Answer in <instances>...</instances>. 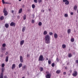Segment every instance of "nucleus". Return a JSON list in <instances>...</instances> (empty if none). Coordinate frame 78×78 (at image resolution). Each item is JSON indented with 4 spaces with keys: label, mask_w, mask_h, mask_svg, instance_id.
Instances as JSON below:
<instances>
[{
    "label": "nucleus",
    "mask_w": 78,
    "mask_h": 78,
    "mask_svg": "<svg viewBox=\"0 0 78 78\" xmlns=\"http://www.w3.org/2000/svg\"><path fill=\"white\" fill-rule=\"evenodd\" d=\"M45 42L46 44H50V36L48 34L45 36Z\"/></svg>",
    "instance_id": "obj_1"
},
{
    "label": "nucleus",
    "mask_w": 78,
    "mask_h": 78,
    "mask_svg": "<svg viewBox=\"0 0 78 78\" xmlns=\"http://www.w3.org/2000/svg\"><path fill=\"white\" fill-rule=\"evenodd\" d=\"M38 60L40 61H44V57H43V55H41L40 56Z\"/></svg>",
    "instance_id": "obj_2"
},
{
    "label": "nucleus",
    "mask_w": 78,
    "mask_h": 78,
    "mask_svg": "<svg viewBox=\"0 0 78 78\" xmlns=\"http://www.w3.org/2000/svg\"><path fill=\"white\" fill-rule=\"evenodd\" d=\"M3 12L4 13V16H5L8 15V12H7V11L6 10V9H4L3 10Z\"/></svg>",
    "instance_id": "obj_3"
},
{
    "label": "nucleus",
    "mask_w": 78,
    "mask_h": 78,
    "mask_svg": "<svg viewBox=\"0 0 78 78\" xmlns=\"http://www.w3.org/2000/svg\"><path fill=\"white\" fill-rule=\"evenodd\" d=\"M73 76H77V72L76 71H74V73H73Z\"/></svg>",
    "instance_id": "obj_4"
},
{
    "label": "nucleus",
    "mask_w": 78,
    "mask_h": 78,
    "mask_svg": "<svg viewBox=\"0 0 78 78\" xmlns=\"http://www.w3.org/2000/svg\"><path fill=\"white\" fill-rule=\"evenodd\" d=\"M10 26H11L12 27V26H13V27H15L16 26V23H14L13 22H12L10 23Z\"/></svg>",
    "instance_id": "obj_5"
},
{
    "label": "nucleus",
    "mask_w": 78,
    "mask_h": 78,
    "mask_svg": "<svg viewBox=\"0 0 78 78\" xmlns=\"http://www.w3.org/2000/svg\"><path fill=\"white\" fill-rule=\"evenodd\" d=\"M1 50L2 52V53H3V52H4V51L6 50V48L2 47L1 48Z\"/></svg>",
    "instance_id": "obj_6"
},
{
    "label": "nucleus",
    "mask_w": 78,
    "mask_h": 78,
    "mask_svg": "<svg viewBox=\"0 0 78 78\" xmlns=\"http://www.w3.org/2000/svg\"><path fill=\"white\" fill-rule=\"evenodd\" d=\"M20 60L21 63H22V62H23V57H22L21 56H20Z\"/></svg>",
    "instance_id": "obj_7"
},
{
    "label": "nucleus",
    "mask_w": 78,
    "mask_h": 78,
    "mask_svg": "<svg viewBox=\"0 0 78 78\" xmlns=\"http://www.w3.org/2000/svg\"><path fill=\"white\" fill-rule=\"evenodd\" d=\"M51 76V74L50 73L47 74L46 76V78H50Z\"/></svg>",
    "instance_id": "obj_8"
},
{
    "label": "nucleus",
    "mask_w": 78,
    "mask_h": 78,
    "mask_svg": "<svg viewBox=\"0 0 78 78\" xmlns=\"http://www.w3.org/2000/svg\"><path fill=\"white\" fill-rule=\"evenodd\" d=\"M24 44V40H22L20 42V45H22Z\"/></svg>",
    "instance_id": "obj_9"
},
{
    "label": "nucleus",
    "mask_w": 78,
    "mask_h": 78,
    "mask_svg": "<svg viewBox=\"0 0 78 78\" xmlns=\"http://www.w3.org/2000/svg\"><path fill=\"white\" fill-rule=\"evenodd\" d=\"M26 67H27L26 65H24V66H23L22 70H25V69H26Z\"/></svg>",
    "instance_id": "obj_10"
},
{
    "label": "nucleus",
    "mask_w": 78,
    "mask_h": 78,
    "mask_svg": "<svg viewBox=\"0 0 78 78\" xmlns=\"http://www.w3.org/2000/svg\"><path fill=\"white\" fill-rule=\"evenodd\" d=\"M0 78H3V73H1L0 75Z\"/></svg>",
    "instance_id": "obj_11"
},
{
    "label": "nucleus",
    "mask_w": 78,
    "mask_h": 78,
    "mask_svg": "<svg viewBox=\"0 0 78 78\" xmlns=\"http://www.w3.org/2000/svg\"><path fill=\"white\" fill-rule=\"evenodd\" d=\"M15 67H16V65L15 64H13L12 66V69H14Z\"/></svg>",
    "instance_id": "obj_12"
},
{
    "label": "nucleus",
    "mask_w": 78,
    "mask_h": 78,
    "mask_svg": "<svg viewBox=\"0 0 78 78\" xmlns=\"http://www.w3.org/2000/svg\"><path fill=\"white\" fill-rule=\"evenodd\" d=\"M74 9L76 11V9H77V5H75L74 7Z\"/></svg>",
    "instance_id": "obj_13"
},
{
    "label": "nucleus",
    "mask_w": 78,
    "mask_h": 78,
    "mask_svg": "<svg viewBox=\"0 0 78 78\" xmlns=\"http://www.w3.org/2000/svg\"><path fill=\"white\" fill-rule=\"evenodd\" d=\"M54 37L55 38V39H56V38H58V34H57L56 33L55 34Z\"/></svg>",
    "instance_id": "obj_14"
},
{
    "label": "nucleus",
    "mask_w": 78,
    "mask_h": 78,
    "mask_svg": "<svg viewBox=\"0 0 78 78\" xmlns=\"http://www.w3.org/2000/svg\"><path fill=\"white\" fill-rule=\"evenodd\" d=\"M5 28H8L9 27V24L8 23L5 24Z\"/></svg>",
    "instance_id": "obj_15"
},
{
    "label": "nucleus",
    "mask_w": 78,
    "mask_h": 78,
    "mask_svg": "<svg viewBox=\"0 0 78 78\" xmlns=\"http://www.w3.org/2000/svg\"><path fill=\"white\" fill-rule=\"evenodd\" d=\"M22 12V9L21 8L19 10V13H20Z\"/></svg>",
    "instance_id": "obj_16"
},
{
    "label": "nucleus",
    "mask_w": 78,
    "mask_h": 78,
    "mask_svg": "<svg viewBox=\"0 0 78 78\" xmlns=\"http://www.w3.org/2000/svg\"><path fill=\"white\" fill-rule=\"evenodd\" d=\"M61 72V70H58L56 71V73H57L58 74L59 73Z\"/></svg>",
    "instance_id": "obj_17"
},
{
    "label": "nucleus",
    "mask_w": 78,
    "mask_h": 78,
    "mask_svg": "<svg viewBox=\"0 0 78 78\" xmlns=\"http://www.w3.org/2000/svg\"><path fill=\"white\" fill-rule=\"evenodd\" d=\"M65 5H68L69 4V2L67 1L66 2H65Z\"/></svg>",
    "instance_id": "obj_18"
},
{
    "label": "nucleus",
    "mask_w": 78,
    "mask_h": 78,
    "mask_svg": "<svg viewBox=\"0 0 78 78\" xmlns=\"http://www.w3.org/2000/svg\"><path fill=\"white\" fill-rule=\"evenodd\" d=\"M66 47V46L65 44H63L62 45V48H65Z\"/></svg>",
    "instance_id": "obj_19"
},
{
    "label": "nucleus",
    "mask_w": 78,
    "mask_h": 78,
    "mask_svg": "<svg viewBox=\"0 0 78 78\" xmlns=\"http://www.w3.org/2000/svg\"><path fill=\"white\" fill-rule=\"evenodd\" d=\"M5 62H8V56H6V58H5Z\"/></svg>",
    "instance_id": "obj_20"
},
{
    "label": "nucleus",
    "mask_w": 78,
    "mask_h": 78,
    "mask_svg": "<svg viewBox=\"0 0 78 78\" xmlns=\"http://www.w3.org/2000/svg\"><path fill=\"white\" fill-rule=\"evenodd\" d=\"M25 28L26 27H24L23 28L22 31L23 32H24L25 31Z\"/></svg>",
    "instance_id": "obj_21"
},
{
    "label": "nucleus",
    "mask_w": 78,
    "mask_h": 78,
    "mask_svg": "<svg viewBox=\"0 0 78 78\" xmlns=\"http://www.w3.org/2000/svg\"><path fill=\"white\" fill-rule=\"evenodd\" d=\"M47 34V31H45L44 32V35H46Z\"/></svg>",
    "instance_id": "obj_22"
},
{
    "label": "nucleus",
    "mask_w": 78,
    "mask_h": 78,
    "mask_svg": "<svg viewBox=\"0 0 78 78\" xmlns=\"http://www.w3.org/2000/svg\"><path fill=\"white\" fill-rule=\"evenodd\" d=\"M70 31H71V30H70V29H68L67 30L68 33V34H69L70 33Z\"/></svg>",
    "instance_id": "obj_23"
},
{
    "label": "nucleus",
    "mask_w": 78,
    "mask_h": 78,
    "mask_svg": "<svg viewBox=\"0 0 78 78\" xmlns=\"http://www.w3.org/2000/svg\"><path fill=\"white\" fill-rule=\"evenodd\" d=\"M22 64L21 63H20L19 65V68H20V67H22Z\"/></svg>",
    "instance_id": "obj_24"
},
{
    "label": "nucleus",
    "mask_w": 78,
    "mask_h": 78,
    "mask_svg": "<svg viewBox=\"0 0 78 78\" xmlns=\"http://www.w3.org/2000/svg\"><path fill=\"white\" fill-rule=\"evenodd\" d=\"M23 18L24 20H25V19H26V15L25 14L23 16Z\"/></svg>",
    "instance_id": "obj_25"
},
{
    "label": "nucleus",
    "mask_w": 78,
    "mask_h": 78,
    "mask_svg": "<svg viewBox=\"0 0 78 78\" xmlns=\"http://www.w3.org/2000/svg\"><path fill=\"white\" fill-rule=\"evenodd\" d=\"M0 20H3V19H4V17L3 16H2L0 18Z\"/></svg>",
    "instance_id": "obj_26"
},
{
    "label": "nucleus",
    "mask_w": 78,
    "mask_h": 78,
    "mask_svg": "<svg viewBox=\"0 0 78 78\" xmlns=\"http://www.w3.org/2000/svg\"><path fill=\"white\" fill-rule=\"evenodd\" d=\"M72 54L71 53H70L69 54V55H68V57L69 58H70V57H72Z\"/></svg>",
    "instance_id": "obj_27"
},
{
    "label": "nucleus",
    "mask_w": 78,
    "mask_h": 78,
    "mask_svg": "<svg viewBox=\"0 0 78 78\" xmlns=\"http://www.w3.org/2000/svg\"><path fill=\"white\" fill-rule=\"evenodd\" d=\"M38 25H39V26H41L42 25V22H39L38 23Z\"/></svg>",
    "instance_id": "obj_28"
},
{
    "label": "nucleus",
    "mask_w": 78,
    "mask_h": 78,
    "mask_svg": "<svg viewBox=\"0 0 78 78\" xmlns=\"http://www.w3.org/2000/svg\"><path fill=\"white\" fill-rule=\"evenodd\" d=\"M32 8L34 9V8H35V5H34V4H33L32 5Z\"/></svg>",
    "instance_id": "obj_29"
},
{
    "label": "nucleus",
    "mask_w": 78,
    "mask_h": 78,
    "mask_svg": "<svg viewBox=\"0 0 78 78\" xmlns=\"http://www.w3.org/2000/svg\"><path fill=\"white\" fill-rule=\"evenodd\" d=\"M40 71L41 72H42L43 71V70H44V69H43V68L41 67V68H40Z\"/></svg>",
    "instance_id": "obj_30"
},
{
    "label": "nucleus",
    "mask_w": 78,
    "mask_h": 78,
    "mask_svg": "<svg viewBox=\"0 0 78 78\" xmlns=\"http://www.w3.org/2000/svg\"><path fill=\"white\" fill-rule=\"evenodd\" d=\"M64 16L65 17H68V14H65Z\"/></svg>",
    "instance_id": "obj_31"
},
{
    "label": "nucleus",
    "mask_w": 78,
    "mask_h": 78,
    "mask_svg": "<svg viewBox=\"0 0 78 78\" xmlns=\"http://www.w3.org/2000/svg\"><path fill=\"white\" fill-rule=\"evenodd\" d=\"M2 46L3 47H5L6 46V44H3Z\"/></svg>",
    "instance_id": "obj_32"
},
{
    "label": "nucleus",
    "mask_w": 78,
    "mask_h": 78,
    "mask_svg": "<svg viewBox=\"0 0 78 78\" xmlns=\"http://www.w3.org/2000/svg\"><path fill=\"white\" fill-rule=\"evenodd\" d=\"M71 41L72 42H73L74 41V38H72L71 39Z\"/></svg>",
    "instance_id": "obj_33"
},
{
    "label": "nucleus",
    "mask_w": 78,
    "mask_h": 78,
    "mask_svg": "<svg viewBox=\"0 0 78 78\" xmlns=\"http://www.w3.org/2000/svg\"><path fill=\"white\" fill-rule=\"evenodd\" d=\"M38 1L39 3H41L42 2V0H38Z\"/></svg>",
    "instance_id": "obj_34"
},
{
    "label": "nucleus",
    "mask_w": 78,
    "mask_h": 78,
    "mask_svg": "<svg viewBox=\"0 0 78 78\" xmlns=\"http://www.w3.org/2000/svg\"><path fill=\"white\" fill-rule=\"evenodd\" d=\"M2 67H5V64L4 63H2Z\"/></svg>",
    "instance_id": "obj_35"
},
{
    "label": "nucleus",
    "mask_w": 78,
    "mask_h": 78,
    "mask_svg": "<svg viewBox=\"0 0 78 78\" xmlns=\"http://www.w3.org/2000/svg\"><path fill=\"white\" fill-rule=\"evenodd\" d=\"M49 34L50 36H51L53 34V33L49 32Z\"/></svg>",
    "instance_id": "obj_36"
},
{
    "label": "nucleus",
    "mask_w": 78,
    "mask_h": 78,
    "mask_svg": "<svg viewBox=\"0 0 78 78\" xmlns=\"http://www.w3.org/2000/svg\"><path fill=\"white\" fill-rule=\"evenodd\" d=\"M51 61L50 60H48V64H51Z\"/></svg>",
    "instance_id": "obj_37"
},
{
    "label": "nucleus",
    "mask_w": 78,
    "mask_h": 78,
    "mask_svg": "<svg viewBox=\"0 0 78 78\" xmlns=\"http://www.w3.org/2000/svg\"><path fill=\"white\" fill-rule=\"evenodd\" d=\"M34 3H37V0H34Z\"/></svg>",
    "instance_id": "obj_38"
},
{
    "label": "nucleus",
    "mask_w": 78,
    "mask_h": 78,
    "mask_svg": "<svg viewBox=\"0 0 78 78\" xmlns=\"http://www.w3.org/2000/svg\"><path fill=\"white\" fill-rule=\"evenodd\" d=\"M4 69L3 68H2V73H3V72H4Z\"/></svg>",
    "instance_id": "obj_39"
},
{
    "label": "nucleus",
    "mask_w": 78,
    "mask_h": 78,
    "mask_svg": "<svg viewBox=\"0 0 78 78\" xmlns=\"http://www.w3.org/2000/svg\"><path fill=\"white\" fill-rule=\"evenodd\" d=\"M51 66L53 67H54L55 66V63H52L51 64Z\"/></svg>",
    "instance_id": "obj_40"
},
{
    "label": "nucleus",
    "mask_w": 78,
    "mask_h": 78,
    "mask_svg": "<svg viewBox=\"0 0 78 78\" xmlns=\"http://www.w3.org/2000/svg\"><path fill=\"white\" fill-rule=\"evenodd\" d=\"M30 54H27V57H28H28H30Z\"/></svg>",
    "instance_id": "obj_41"
},
{
    "label": "nucleus",
    "mask_w": 78,
    "mask_h": 78,
    "mask_svg": "<svg viewBox=\"0 0 78 78\" xmlns=\"http://www.w3.org/2000/svg\"><path fill=\"white\" fill-rule=\"evenodd\" d=\"M2 1L3 4H5V1L4 0H2Z\"/></svg>",
    "instance_id": "obj_42"
},
{
    "label": "nucleus",
    "mask_w": 78,
    "mask_h": 78,
    "mask_svg": "<svg viewBox=\"0 0 78 78\" xmlns=\"http://www.w3.org/2000/svg\"><path fill=\"white\" fill-rule=\"evenodd\" d=\"M32 23H34V20H32Z\"/></svg>",
    "instance_id": "obj_43"
},
{
    "label": "nucleus",
    "mask_w": 78,
    "mask_h": 78,
    "mask_svg": "<svg viewBox=\"0 0 78 78\" xmlns=\"http://www.w3.org/2000/svg\"><path fill=\"white\" fill-rule=\"evenodd\" d=\"M67 1H68V0H63V2H66Z\"/></svg>",
    "instance_id": "obj_44"
},
{
    "label": "nucleus",
    "mask_w": 78,
    "mask_h": 78,
    "mask_svg": "<svg viewBox=\"0 0 78 78\" xmlns=\"http://www.w3.org/2000/svg\"><path fill=\"white\" fill-rule=\"evenodd\" d=\"M5 4H9V2H5Z\"/></svg>",
    "instance_id": "obj_45"
},
{
    "label": "nucleus",
    "mask_w": 78,
    "mask_h": 78,
    "mask_svg": "<svg viewBox=\"0 0 78 78\" xmlns=\"http://www.w3.org/2000/svg\"><path fill=\"white\" fill-rule=\"evenodd\" d=\"M56 61H59V60L58 59V58H57Z\"/></svg>",
    "instance_id": "obj_46"
},
{
    "label": "nucleus",
    "mask_w": 78,
    "mask_h": 78,
    "mask_svg": "<svg viewBox=\"0 0 78 78\" xmlns=\"http://www.w3.org/2000/svg\"><path fill=\"white\" fill-rule=\"evenodd\" d=\"M76 62L77 63V64H78V60H77L76 61Z\"/></svg>",
    "instance_id": "obj_47"
},
{
    "label": "nucleus",
    "mask_w": 78,
    "mask_h": 78,
    "mask_svg": "<svg viewBox=\"0 0 78 78\" xmlns=\"http://www.w3.org/2000/svg\"><path fill=\"white\" fill-rule=\"evenodd\" d=\"M4 78H8V77L6 76H4Z\"/></svg>",
    "instance_id": "obj_48"
},
{
    "label": "nucleus",
    "mask_w": 78,
    "mask_h": 78,
    "mask_svg": "<svg viewBox=\"0 0 78 78\" xmlns=\"http://www.w3.org/2000/svg\"><path fill=\"white\" fill-rule=\"evenodd\" d=\"M8 52L7 51H6V53L5 54L6 55H8Z\"/></svg>",
    "instance_id": "obj_49"
},
{
    "label": "nucleus",
    "mask_w": 78,
    "mask_h": 78,
    "mask_svg": "<svg viewBox=\"0 0 78 78\" xmlns=\"http://www.w3.org/2000/svg\"><path fill=\"white\" fill-rule=\"evenodd\" d=\"M70 14L71 15H73V12H71L70 13Z\"/></svg>",
    "instance_id": "obj_50"
},
{
    "label": "nucleus",
    "mask_w": 78,
    "mask_h": 78,
    "mask_svg": "<svg viewBox=\"0 0 78 78\" xmlns=\"http://www.w3.org/2000/svg\"><path fill=\"white\" fill-rule=\"evenodd\" d=\"M17 18L18 19H20V16H17Z\"/></svg>",
    "instance_id": "obj_51"
},
{
    "label": "nucleus",
    "mask_w": 78,
    "mask_h": 78,
    "mask_svg": "<svg viewBox=\"0 0 78 78\" xmlns=\"http://www.w3.org/2000/svg\"><path fill=\"white\" fill-rule=\"evenodd\" d=\"M66 72H64V73H63V75H66Z\"/></svg>",
    "instance_id": "obj_52"
},
{
    "label": "nucleus",
    "mask_w": 78,
    "mask_h": 78,
    "mask_svg": "<svg viewBox=\"0 0 78 78\" xmlns=\"http://www.w3.org/2000/svg\"><path fill=\"white\" fill-rule=\"evenodd\" d=\"M72 70H70V71H69V72L70 73H72Z\"/></svg>",
    "instance_id": "obj_53"
},
{
    "label": "nucleus",
    "mask_w": 78,
    "mask_h": 78,
    "mask_svg": "<svg viewBox=\"0 0 78 78\" xmlns=\"http://www.w3.org/2000/svg\"><path fill=\"white\" fill-rule=\"evenodd\" d=\"M23 8H24V7H25V5H23L22 6Z\"/></svg>",
    "instance_id": "obj_54"
},
{
    "label": "nucleus",
    "mask_w": 78,
    "mask_h": 78,
    "mask_svg": "<svg viewBox=\"0 0 78 78\" xmlns=\"http://www.w3.org/2000/svg\"><path fill=\"white\" fill-rule=\"evenodd\" d=\"M31 10H30V9H29L28 10V11H29V12H30V11Z\"/></svg>",
    "instance_id": "obj_55"
},
{
    "label": "nucleus",
    "mask_w": 78,
    "mask_h": 78,
    "mask_svg": "<svg viewBox=\"0 0 78 78\" xmlns=\"http://www.w3.org/2000/svg\"><path fill=\"white\" fill-rule=\"evenodd\" d=\"M12 13H14V10H12Z\"/></svg>",
    "instance_id": "obj_56"
},
{
    "label": "nucleus",
    "mask_w": 78,
    "mask_h": 78,
    "mask_svg": "<svg viewBox=\"0 0 78 78\" xmlns=\"http://www.w3.org/2000/svg\"><path fill=\"white\" fill-rule=\"evenodd\" d=\"M67 67L66 66L65 68V69L66 70H67Z\"/></svg>",
    "instance_id": "obj_57"
},
{
    "label": "nucleus",
    "mask_w": 78,
    "mask_h": 78,
    "mask_svg": "<svg viewBox=\"0 0 78 78\" xmlns=\"http://www.w3.org/2000/svg\"><path fill=\"white\" fill-rule=\"evenodd\" d=\"M68 75H69V76H70V73L68 74Z\"/></svg>",
    "instance_id": "obj_58"
},
{
    "label": "nucleus",
    "mask_w": 78,
    "mask_h": 78,
    "mask_svg": "<svg viewBox=\"0 0 78 78\" xmlns=\"http://www.w3.org/2000/svg\"><path fill=\"white\" fill-rule=\"evenodd\" d=\"M46 73H49V72H46Z\"/></svg>",
    "instance_id": "obj_59"
},
{
    "label": "nucleus",
    "mask_w": 78,
    "mask_h": 78,
    "mask_svg": "<svg viewBox=\"0 0 78 78\" xmlns=\"http://www.w3.org/2000/svg\"><path fill=\"white\" fill-rule=\"evenodd\" d=\"M49 11H51V9H49Z\"/></svg>",
    "instance_id": "obj_60"
},
{
    "label": "nucleus",
    "mask_w": 78,
    "mask_h": 78,
    "mask_svg": "<svg viewBox=\"0 0 78 78\" xmlns=\"http://www.w3.org/2000/svg\"><path fill=\"white\" fill-rule=\"evenodd\" d=\"M44 11H45V10H43V12H44Z\"/></svg>",
    "instance_id": "obj_61"
},
{
    "label": "nucleus",
    "mask_w": 78,
    "mask_h": 78,
    "mask_svg": "<svg viewBox=\"0 0 78 78\" xmlns=\"http://www.w3.org/2000/svg\"><path fill=\"white\" fill-rule=\"evenodd\" d=\"M48 58H46V60H48Z\"/></svg>",
    "instance_id": "obj_62"
},
{
    "label": "nucleus",
    "mask_w": 78,
    "mask_h": 78,
    "mask_svg": "<svg viewBox=\"0 0 78 78\" xmlns=\"http://www.w3.org/2000/svg\"><path fill=\"white\" fill-rule=\"evenodd\" d=\"M27 73H28V75H29V73H28V71H27Z\"/></svg>",
    "instance_id": "obj_63"
},
{
    "label": "nucleus",
    "mask_w": 78,
    "mask_h": 78,
    "mask_svg": "<svg viewBox=\"0 0 78 78\" xmlns=\"http://www.w3.org/2000/svg\"><path fill=\"white\" fill-rule=\"evenodd\" d=\"M22 78H25V77H23Z\"/></svg>",
    "instance_id": "obj_64"
}]
</instances>
